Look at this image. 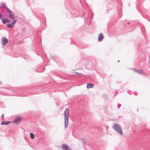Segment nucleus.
<instances>
[{"label":"nucleus","mask_w":150,"mask_h":150,"mask_svg":"<svg viewBox=\"0 0 150 150\" xmlns=\"http://www.w3.org/2000/svg\"><path fill=\"white\" fill-rule=\"evenodd\" d=\"M132 70L134 71L135 72L139 74H144L143 71L141 69H136L135 68H133Z\"/></svg>","instance_id":"obj_4"},{"label":"nucleus","mask_w":150,"mask_h":150,"mask_svg":"<svg viewBox=\"0 0 150 150\" xmlns=\"http://www.w3.org/2000/svg\"><path fill=\"white\" fill-rule=\"evenodd\" d=\"M64 127L66 128L68 124V115H69V110L67 109H66L64 113Z\"/></svg>","instance_id":"obj_2"},{"label":"nucleus","mask_w":150,"mask_h":150,"mask_svg":"<svg viewBox=\"0 0 150 150\" xmlns=\"http://www.w3.org/2000/svg\"><path fill=\"white\" fill-rule=\"evenodd\" d=\"M17 21V20H13L12 21V22L11 23L13 25H15V24L16 22Z\"/></svg>","instance_id":"obj_15"},{"label":"nucleus","mask_w":150,"mask_h":150,"mask_svg":"<svg viewBox=\"0 0 150 150\" xmlns=\"http://www.w3.org/2000/svg\"><path fill=\"white\" fill-rule=\"evenodd\" d=\"M81 140L83 141V143H85V139L84 138L82 139Z\"/></svg>","instance_id":"obj_16"},{"label":"nucleus","mask_w":150,"mask_h":150,"mask_svg":"<svg viewBox=\"0 0 150 150\" xmlns=\"http://www.w3.org/2000/svg\"><path fill=\"white\" fill-rule=\"evenodd\" d=\"M94 86V85L91 83L88 84L87 85V87L88 88H91Z\"/></svg>","instance_id":"obj_10"},{"label":"nucleus","mask_w":150,"mask_h":150,"mask_svg":"<svg viewBox=\"0 0 150 150\" xmlns=\"http://www.w3.org/2000/svg\"><path fill=\"white\" fill-rule=\"evenodd\" d=\"M21 119V117H16L14 120V122L16 124H19L20 123V120Z\"/></svg>","instance_id":"obj_7"},{"label":"nucleus","mask_w":150,"mask_h":150,"mask_svg":"<svg viewBox=\"0 0 150 150\" xmlns=\"http://www.w3.org/2000/svg\"><path fill=\"white\" fill-rule=\"evenodd\" d=\"M11 123L9 121H6V122H1V124L2 125H7Z\"/></svg>","instance_id":"obj_11"},{"label":"nucleus","mask_w":150,"mask_h":150,"mask_svg":"<svg viewBox=\"0 0 150 150\" xmlns=\"http://www.w3.org/2000/svg\"><path fill=\"white\" fill-rule=\"evenodd\" d=\"M4 114H3L2 115V117H4Z\"/></svg>","instance_id":"obj_17"},{"label":"nucleus","mask_w":150,"mask_h":150,"mask_svg":"<svg viewBox=\"0 0 150 150\" xmlns=\"http://www.w3.org/2000/svg\"><path fill=\"white\" fill-rule=\"evenodd\" d=\"M7 22H8V23H9V22H10V20H8V21H7Z\"/></svg>","instance_id":"obj_18"},{"label":"nucleus","mask_w":150,"mask_h":150,"mask_svg":"<svg viewBox=\"0 0 150 150\" xmlns=\"http://www.w3.org/2000/svg\"><path fill=\"white\" fill-rule=\"evenodd\" d=\"M14 25H13L11 23L10 24H8L7 25V26L8 27H9L10 28H12Z\"/></svg>","instance_id":"obj_14"},{"label":"nucleus","mask_w":150,"mask_h":150,"mask_svg":"<svg viewBox=\"0 0 150 150\" xmlns=\"http://www.w3.org/2000/svg\"><path fill=\"white\" fill-rule=\"evenodd\" d=\"M7 12L9 13V17L12 19H15V13L12 11L10 10L9 9H7Z\"/></svg>","instance_id":"obj_3"},{"label":"nucleus","mask_w":150,"mask_h":150,"mask_svg":"<svg viewBox=\"0 0 150 150\" xmlns=\"http://www.w3.org/2000/svg\"><path fill=\"white\" fill-rule=\"evenodd\" d=\"M1 6L3 8H5L6 11L7 9H8L5 3H3L1 4Z\"/></svg>","instance_id":"obj_12"},{"label":"nucleus","mask_w":150,"mask_h":150,"mask_svg":"<svg viewBox=\"0 0 150 150\" xmlns=\"http://www.w3.org/2000/svg\"><path fill=\"white\" fill-rule=\"evenodd\" d=\"M119 107H120V106H118V108H119Z\"/></svg>","instance_id":"obj_20"},{"label":"nucleus","mask_w":150,"mask_h":150,"mask_svg":"<svg viewBox=\"0 0 150 150\" xmlns=\"http://www.w3.org/2000/svg\"><path fill=\"white\" fill-rule=\"evenodd\" d=\"M93 14H93H93H92V16H93Z\"/></svg>","instance_id":"obj_21"},{"label":"nucleus","mask_w":150,"mask_h":150,"mask_svg":"<svg viewBox=\"0 0 150 150\" xmlns=\"http://www.w3.org/2000/svg\"><path fill=\"white\" fill-rule=\"evenodd\" d=\"M30 137L32 139H34L35 138L34 134L32 133H30Z\"/></svg>","instance_id":"obj_13"},{"label":"nucleus","mask_w":150,"mask_h":150,"mask_svg":"<svg viewBox=\"0 0 150 150\" xmlns=\"http://www.w3.org/2000/svg\"><path fill=\"white\" fill-rule=\"evenodd\" d=\"M62 149L63 150H71L66 144H62Z\"/></svg>","instance_id":"obj_6"},{"label":"nucleus","mask_w":150,"mask_h":150,"mask_svg":"<svg viewBox=\"0 0 150 150\" xmlns=\"http://www.w3.org/2000/svg\"><path fill=\"white\" fill-rule=\"evenodd\" d=\"M103 35L102 33H100L98 36V40L100 42L103 40Z\"/></svg>","instance_id":"obj_8"},{"label":"nucleus","mask_w":150,"mask_h":150,"mask_svg":"<svg viewBox=\"0 0 150 150\" xmlns=\"http://www.w3.org/2000/svg\"><path fill=\"white\" fill-rule=\"evenodd\" d=\"M112 127L116 132L120 134L121 135L123 134L122 130L120 125L115 123L113 125Z\"/></svg>","instance_id":"obj_1"},{"label":"nucleus","mask_w":150,"mask_h":150,"mask_svg":"<svg viewBox=\"0 0 150 150\" xmlns=\"http://www.w3.org/2000/svg\"><path fill=\"white\" fill-rule=\"evenodd\" d=\"M2 84V83H1V82L0 81V84Z\"/></svg>","instance_id":"obj_19"},{"label":"nucleus","mask_w":150,"mask_h":150,"mask_svg":"<svg viewBox=\"0 0 150 150\" xmlns=\"http://www.w3.org/2000/svg\"><path fill=\"white\" fill-rule=\"evenodd\" d=\"M2 42L3 45L5 46L8 43V40L6 38H3L2 39Z\"/></svg>","instance_id":"obj_5"},{"label":"nucleus","mask_w":150,"mask_h":150,"mask_svg":"<svg viewBox=\"0 0 150 150\" xmlns=\"http://www.w3.org/2000/svg\"><path fill=\"white\" fill-rule=\"evenodd\" d=\"M0 19L2 20V23L4 24H5L6 22H7V21H8V19H6L5 20L2 19V18L1 15L0 13Z\"/></svg>","instance_id":"obj_9"}]
</instances>
